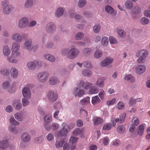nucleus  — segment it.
<instances>
[{"label":"nucleus","instance_id":"obj_47","mask_svg":"<svg viewBox=\"0 0 150 150\" xmlns=\"http://www.w3.org/2000/svg\"><path fill=\"white\" fill-rule=\"evenodd\" d=\"M105 11L108 13L112 14L114 12V10L111 6L109 5H107L105 7Z\"/></svg>","mask_w":150,"mask_h":150},{"label":"nucleus","instance_id":"obj_10","mask_svg":"<svg viewBox=\"0 0 150 150\" xmlns=\"http://www.w3.org/2000/svg\"><path fill=\"white\" fill-rule=\"evenodd\" d=\"M32 41L31 39L30 38L26 39L23 45L22 48L29 51H30L32 48Z\"/></svg>","mask_w":150,"mask_h":150},{"label":"nucleus","instance_id":"obj_52","mask_svg":"<svg viewBox=\"0 0 150 150\" xmlns=\"http://www.w3.org/2000/svg\"><path fill=\"white\" fill-rule=\"evenodd\" d=\"M83 132V131L82 129L78 128L74 131L73 134L74 135L78 136L81 134H82Z\"/></svg>","mask_w":150,"mask_h":150},{"label":"nucleus","instance_id":"obj_34","mask_svg":"<svg viewBox=\"0 0 150 150\" xmlns=\"http://www.w3.org/2000/svg\"><path fill=\"white\" fill-rule=\"evenodd\" d=\"M84 37V33L82 32H80L75 34V38L76 40H82Z\"/></svg>","mask_w":150,"mask_h":150},{"label":"nucleus","instance_id":"obj_6","mask_svg":"<svg viewBox=\"0 0 150 150\" xmlns=\"http://www.w3.org/2000/svg\"><path fill=\"white\" fill-rule=\"evenodd\" d=\"M29 22L28 19L27 18H22L19 21L18 26L21 29L26 28L28 26Z\"/></svg>","mask_w":150,"mask_h":150},{"label":"nucleus","instance_id":"obj_23","mask_svg":"<svg viewBox=\"0 0 150 150\" xmlns=\"http://www.w3.org/2000/svg\"><path fill=\"white\" fill-rule=\"evenodd\" d=\"M104 79L102 77L98 78L95 83L96 86L99 88L103 87L105 84Z\"/></svg>","mask_w":150,"mask_h":150},{"label":"nucleus","instance_id":"obj_50","mask_svg":"<svg viewBox=\"0 0 150 150\" xmlns=\"http://www.w3.org/2000/svg\"><path fill=\"white\" fill-rule=\"evenodd\" d=\"M9 122L11 124L13 125L18 126L19 124V123L13 117H11L9 119Z\"/></svg>","mask_w":150,"mask_h":150},{"label":"nucleus","instance_id":"obj_24","mask_svg":"<svg viewBox=\"0 0 150 150\" xmlns=\"http://www.w3.org/2000/svg\"><path fill=\"white\" fill-rule=\"evenodd\" d=\"M2 52L3 55L7 57L10 54L11 52L10 49L8 45H5L3 47Z\"/></svg>","mask_w":150,"mask_h":150},{"label":"nucleus","instance_id":"obj_41","mask_svg":"<svg viewBox=\"0 0 150 150\" xmlns=\"http://www.w3.org/2000/svg\"><path fill=\"white\" fill-rule=\"evenodd\" d=\"M90 98L89 97H87L81 100L80 103L82 105H86L90 103Z\"/></svg>","mask_w":150,"mask_h":150},{"label":"nucleus","instance_id":"obj_38","mask_svg":"<svg viewBox=\"0 0 150 150\" xmlns=\"http://www.w3.org/2000/svg\"><path fill=\"white\" fill-rule=\"evenodd\" d=\"M126 115V114L125 113H123L120 115L119 118H116V120L117 121V122L120 124H121L125 120Z\"/></svg>","mask_w":150,"mask_h":150},{"label":"nucleus","instance_id":"obj_53","mask_svg":"<svg viewBox=\"0 0 150 150\" xmlns=\"http://www.w3.org/2000/svg\"><path fill=\"white\" fill-rule=\"evenodd\" d=\"M83 15L86 18H89L92 17V14L90 11H84L83 13Z\"/></svg>","mask_w":150,"mask_h":150},{"label":"nucleus","instance_id":"obj_37","mask_svg":"<svg viewBox=\"0 0 150 150\" xmlns=\"http://www.w3.org/2000/svg\"><path fill=\"white\" fill-rule=\"evenodd\" d=\"M27 66L28 68L31 70H34L36 68V64L35 62H28Z\"/></svg>","mask_w":150,"mask_h":150},{"label":"nucleus","instance_id":"obj_18","mask_svg":"<svg viewBox=\"0 0 150 150\" xmlns=\"http://www.w3.org/2000/svg\"><path fill=\"white\" fill-rule=\"evenodd\" d=\"M21 139L23 142L24 143H28L29 142L31 139L30 136L28 133H23L21 135Z\"/></svg>","mask_w":150,"mask_h":150},{"label":"nucleus","instance_id":"obj_58","mask_svg":"<svg viewBox=\"0 0 150 150\" xmlns=\"http://www.w3.org/2000/svg\"><path fill=\"white\" fill-rule=\"evenodd\" d=\"M69 49L68 48H65L63 49L61 51V54L63 56H67L69 52Z\"/></svg>","mask_w":150,"mask_h":150},{"label":"nucleus","instance_id":"obj_29","mask_svg":"<svg viewBox=\"0 0 150 150\" xmlns=\"http://www.w3.org/2000/svg\"><path fill=\"white\" fill-rule=\"evenodd\" d=\"M43 57L46 59L52 62H54L55 60V58L54 57L50 54H45L43 55Z\"/></svg>","mask_w":150,"mask_h":150},{"label":"nucleus","instance_id":"obj_14","mask_svg":"<svg viewBox=\"0 0 150 150\" xmlns=\"http://www.w3.org/2000/svg\"><path fill=\"white\" fill-rule=\"evenodd\" d=\"M23 95L24 97L27 99H30L31 96V92L28 87H25L22 90Z\"/></svg>","mask_w":150,"mask_h":150},{"label":"nucleus","instance_id":"obj_45","mask_svg":"<svg viewBox=\"0 0 150 150\" xmlns=\"http://www.w3.org/2000/svg\"><path fill=\"white\" fill-rule=\"evenodd\" d=\"M103 55L102 52L100 50H97L94 53V56L96 59H98L101 57Z\"/></svg>","mask_w":150,"mask_h":150},{"label":"nucleus","instance_id":"obj_32","mask_svg":"<svg viewBox=\"0 0 150 150\" xmlns=\"http://www.w3.org/2000/svg\"><path fill=\"white\" fill-rule=\"evenodd\" d=\"M141 12V9L139 7L136 5L133 6L132 10V13L137 14Z\"/></svg>","mask_w":150,"mask_h":150},{"label":"nucleus","instance_id":"obj_42","mask_svg":"<svg viewBox=\"0 0 150 150\" xmlns=\"http://www.w3.org/2000/svg\"><path fill=\"white\" fill-rule=\"evenodd\" d=\"M14 117L16 119L19 121H22L23 120V116L21 112H17L14 115Z\"/></svg>","mask_w":150,"mask_h":150},{"label":"nucleus","instance_id":"obj_36","mask_svg":"<svg viewBox=\"0 0 150 150\" xmlns=\"http://www.w3.org/2000/svg\"><path fill=\"white\" fill-rule=\"evenodd\" d=\"M117 130L119 133L122 134L125 131L126 128L123 125H120L117 127Z\"/></svg>","mask_w":150,"mask_h":150},{"label":"nucleus","instance_id":"obj_5","mask_svg":"<svg viewBox=\"0 0 150 150\" xmlns=\"http://www.w3.org/2000/svg\"><path fill=\"white\" fill-rule=\"evenodd\" d=\"M45 30L46 32L49 34L53 33L56 30V26L52 22L48 23L45 27Z\"/></svg>","mask_w":150,"mask_h":150},{"label":"nucleus","instance_id":"obj_39","mask_svg":"<svg viewBox=\"0 0 150 150\" xmlns=\"http://www.w3.org/2000/svg\"><path fill=\"white\" fill-rule=\"evenodd\" d=\"M98 91V88L96 86H94L89 90L88 92L89 94H92L97 93Z\"/></svg>","mask_w":150,"mask_h":150},{"label":"nucleus","instance_id":"obj_31","mask_svg":"<svg viewBox=\"0 0 150 150\" xmlns=\"http://www.w3.org/2000/svg\"><path fill=\"white\" fill-rule=\"evenodd\" d=\"M82 74L84 76L90 77L92 75L91 71L89 69H84L82 71Z\"/></svg>","mask_w":150,"mask_h":150},{"label":"nucleus","instance_id":"obj_64","mask_svg":"<svg viewBox=\"0 0 150 150\" xmlns=\"http://www.w3.org/2000/svg\"><path fill=\"white\" fill-rule=\"evenodd\" d=\"M10 86V83L8 81H4L2 87L5 89H6L9 88Z\"/></svg>","mask_w":150,"mask_h":150},{"label":"nucleus","instance_id":"obj_15","mask_svg":"<svg viewBox=\"0 0 150 150\" xmlns=\"http://www.w3.org/2000/svg\"><path fill=\"white\" fill-rule=\"evenodd\" d=\"M20 48V44L17 42H13L11 46L12 52L13 53L18 52L19 54H20V52L18 51Z\"/></svg>","mask_w":150,"mask_h":150},{"label":"nucleus","instance_id":"obj_59","mask_svg":"<svg viewBox=\"0 0 150 150\" xmlns=\"http://www.w3.org/2000/svg\"><path fill=\"white\" fill-rule=\"evenodd\" d=\"M131 122L132 125H134V126H137L139 124L138 119L136 117H133Z\"/></svg>","mask_w":150,"mask_h":150},{"label":"nucleus","instance_id":"obj_19","mask_svg":"<svg viewBox=\"0 0 150 150\" xmlns=\"http://www.w3.org/2000/svg\"><path fill=\"white\" fill-rule=\"evenodd\" d=\"M148 54V52L144 50L138 51L136 53V56L137 57H140L146 58Z\"/></svg>","mask_w":150,"mask_h":150},{"label":"nucleus","instance_id":"obj_11","mask_svg":"<svg viewBox=\"0 0 150 150\" xmlns=\"http://www.w3.org/2000/svg\"><path fill=\"white\" fill-rule=\"evenodd\" d=\"M47 96L49 100L52 102L56 101L57 96L56 92L54 91H49L47 93Z\"/></svg>","mask_w":150,"mask_h":150},{"label":"nucleus","instance_id":"obj_2","mask_svg":"<svg viewBox=\"0 0 150 150\" xmlns=\"http://www.w3.org/2000/svg\"><path fill=\"white\" fill-rule=\"evenodd\" d=\"M49 76V73L46 71L39 72L37 75V77L38 80L42 83H44L46 81Z\"/></svg>","mask_w":150,"mask_h":150},{"label":"nucleus","instance_id":"obj_30","mask_svg":"<svg viewBox=\"0 0 150 150\" xmlns=\"http://www.w3.org/2000/svg\"><path fill=\"white\" fill-rule=\"evenodd\" d=\"M68 133L67 131L63 129L62 128L59 132L56 133V134L58 136L66 137L67 136Z\"/></svg>","mask_w":150,"mask_h":150},{"label":"nucleus","instance_id":"obj_25","mask_svg":"<svg viewBox=\"0 0 150 150\" xmlns=\"http://www.w3.org/2000/svg\"><path fill=\"white\" fill-rule=\"evenodd\" d=\"M0 73L1 75L7 76L9 74V70L5 65H3L0 67Z\"/></svg>","mask_w":150,"mask_h":150},{"label":"nucleus","instance_id":"obj_61","mask_svg":"<svg viewBox=\"0 0 150 150\" xmlns=\"http://www.w3.org/2000/svg\"><path fill=\"white\" fill-rule=\"evenodd\" d=\"M13 107L16 110H19L21 108L22 106L21 103H18V102H16L14 104Z\"/></svg>","mask_w":150,"mask_h":150},{"label":"nucleus","instance_id":"obj_48","mask_svg":"<svg viewBox=\"0 0 150 150\" xmlns=\"http://www.w3.org/2000/svg\"><path fill=\"white\" fill-rule=\"evenodd\" d=\"M109 40L108 37H103L102 39L101 43L104 46H107Z\"/></svg>","mask_w":150,"mask_h":150},{"label":"nucleus","instance_id":"obj_27","mask_svg":"<svg viewBox=\"0 0 150 150\" xmlns=\"http://www.w3.org/2000/svg\"><path fill=\"white\" fill-rule=\"evenodd\" d=\"M10 73L11 76L14 78H17L18 75V71L15 67H12L11 69Z\"/></svg>","mask_w":150,"mask_h":150},{"label":"nucleus","instance_id":"obj_43","mask_svg":"<svg viewBox=\"0 0 150 150\" xmlns=\"http://www.w3.org/2000/svg\"><path fill=\"white\" fill-rule=\"evenodd\" d=\"M117 33L121 38H124L126 37V32L122 29H120L117 30Z\"/></svg>","mask_w":150,"mask_h":150},{"label":"nucleus","instance_id":"obj_44","mask_svg":"<svg viewBox=\"0 0 150 150\" xmlns=\"http://www.w3.org/2000/svg\"><path fill=\"white\" fill-rule=\"evenodd\" d=\"M100 101V100L98 96L93 97L92 99V103L93 105L98 103Z\"/></svg>","mask_w":150,"mask_h":150},{"label":"nucleus","instance_id":"obj_60","mask_svg":"<svg viewBox=\"0 0 150 150\" xmlns=\"http://www.w3.org/2000/svg\"><path fill=\"white\" fill-rule=\"evenodd\" d=\"M62 128L65 130L67 131V132L70 130L71 128L69 125H67L66 123L64 122L62 123Z\"/></svg>","mask_w":150,"mask_h":150},{"label":"nucleus","instance_id":"obj_40","mask_svg":"<svg viewBox=\"0 0 150 150\" xmlns=\"http://www.w3.org/2000/svg\"><path fill=\"white\" fill-rule=\"evenodd\" d=\"M124 79L131 83H133L135 81L134 77L131 75H126L124 77Z\"/></svg>","mask_w":150,"mask_h":150},{"label":"nucleus","instance_id":"obj_4","mask_svg":"<svg viewBox=\"0 0 150 150\" xmlns=\"http://www.w3.org/2000/svg\"><path fill=\"white\" fill-rule=\"evenodd\" d=\"M85 91L79 87H75L72 90V94L76 97H81L85 94Z\"/></svg>","mask_w":150,"mask_h":150},{"label":"nucleus","instance_id":"obj_7","mask_svg":"<svg viewBox=\"0 0 150 150\" xmlns=\"http://www.w3.org/2000/svg\"><path fill=\"white\" fill-rule=\"evenodd\" d=\"M77 86L83 88L86 90H87L91 88L93 86L91 83L88 82L87 81H84L82 80H79L77 83Z\"/></svg>","mask_w":150,"mask_h":150},{"label":"nucleus","instance_id":"obj_49","mask_svg":"<svg viewBox=\"0 0 150 150\" xmlns=\"http://www.w3.org/2000/svg\"><path fill=\"white\" fill-rule=\"evenodd\" d=\"M100 30V24H96L93 27V31L96 33H99Z\"/></svg>","mask_w":150,"mask_h":150},{"label":"nucleus","instance_id":"obj_54","mask_svg":"<svg viewBox=\"0 0 150 150\" xmlns=\"http://www.w3.org/2000/svg\"><path fill=\"white\" fill-rule=\"evenodd\" d=\"M94 124L95 125H98L103 122L102 119L100 117L95 118L93 120Z\"/></svg>","mask_w":150,"mask_h":150},{"label":"nucleus","instance_id":"obj_21","mask_svg":"<svg viewBox=\"0 0 150 150\" xmlns=\"http://www.w3.org/2000/svg\"><path fill=\"white\" fill-rule=\"evenodd\" d=\"M35 0H26L24 4L25 8L28 9L32 8L34 5Z\"/></svg>","mask_w":150,"mask_h":150},{"label":"nucleus","instance_id":"obj_16","mask_svg":"<svg viewBox=\"0 0 150 150\" xmlns=\"http://www.w3.org/2000/svg\"><path fill=\"white\" fill-rule=\"evenodd\" d=\"M146 71V67L143 65H138L136 68V73L139 74L144 73Z\"/></svg>","mask_w":150,"mask_h":150},{"label":"nucleus","instance_id":"obj_17","mask_svg":"<svg viewBox=\"0 0 150 150\" xmlns=\"http://www.w3.org/2000/svg\"><path fill=\"white\" fill-rule=\"evenodd\" d=\"M9 143L7 140L0 141V150H4L8 147Z\"/></svg>","mask_w":150,"mask_h":150},{"label":"nucleus","instance_id":"obj_8","mask_svg":"<svg viewBox=\"0 0 150 150\" xmlns=\"http://www.w3.org/2000/svg\"><path fill=\"white\" fill-rule=\"evenodd\" d=\"M20 55L19 53L18 52L16 53L11 52V55L7 57V60L11 63H16L18 61V59L16 57Z\"/></svg>","mask_w":150,"mask_h":150},{"label":"nucleus","instance_id":"obj_63","mask_svg":"<svg viewBox=\"0 0 150 150\" xmlns=\"http://www.w3.org/2000/svg\"><path fill=\"white\" fill-rule=\"evenodd\" d=\"M109 40L111 44H115L117 42V39L112 36H110Z\"/></svg>","mask_w":150,"mask_h":150},{"label":"nucleus","instance_id":"obj_9","mask_svg":"<svg viewBox=\"0 0 150 150\" xmlns=\"http://www.w3.org/2000/svg\"><path fill=\"white\" fill-rule=\"evenodd\" d=\"M113 59L112 58H108L102 60L100 64L102 67H111L112 65L111 64L113 62Z\"/></svg>","mask_w":150,"mask_h":150},{"label":"nucleus","instance_id":"obj_12","mask_svg":"<svg viewBox=\"0 0 150 150\" xmlns=\"http://www.w3.org/2000/svg\"><path fill=\"white\" fill-rule=\"evenodd\" d=\"M59 79L57 77L52 76L50 77L49 79L48 83L51 86H54L60 83Z\"/></svg>","mask_w":150,"mask_h":150},{"label":"nucleus","instance_id":"obj_1","mask_svg":"<svg viewBox=\"0 0 150 150\" xmlns=\"http://www.w3.org/2000/svg\"><path fill=\"white\" fill-rule=\"evenodd\" d=\"M3 13L6 15H8L11 13L14 9V7L9 4L8 0H4L1 2Z\"/></svg>","mask_w":150,"mask_h":150},{"label":"nucleus","instance_id":"obj_22","mask_svg":"<svg viewBox=\"0 0 150 150\" xmlns=\"http://www.w3.org/2000/svg\"><path fill=\"white\" fill-rule=\"evenodd\" d=\"M8 130L10 132L16 134H18L19 132V128L12 125H9Z\"/></svg>","mask_w":150,"mask_h":150},{"label":"nucleus","instance_id":"obj_57","mask_svg":"<svg viewBox=\"0 0 150 150\" xmlns=\"http://www.w3.org/2000/svg\"><path fill=\"white\" fill-rule=\"evenodd\" d=\"M52 120V117L51 116L46 115L44 117V120L45 123L48 124Z\"/></svg>","mask_w":150,"mask_h":150},{"label":"nucleus","instance_id":"obj_33","mask_svg":"<svg viewBox=\"0 0 150 150\" xmlns=\"http://www.w3.org/2000/svg\"><path fill=\"white\" fill-rule=\"evenodd\" d=\"M83 54L85 56H88L90 55L92 52V49L89 47L84 48L82 51Z\"/></svg>","mask_w":150,"mask_h":150},{"label":"nucleus","instance_id":"obj_46","mask_svg":"<svg viewBox=\"0 0 150 150\" xmlns=\"http://www.w3.org/2000/svg\"><path fill=\"white\" fill-rule=\"evenodd\" d=\"M87 2L86 0H79L78 3V6L80 8H82L86 5Z\"/></svg>","mask_w":150,"mask_h":150},{"label":"nucleus","instance_id":"obj_51","mask_svg":"<svg viewBox=\"0 0 150 150\" xmlns=\"http://www.w3.org/2000/svg\"><path fill=\"white\" fill-rule=\"evenodd\" d=\"M140 21L143 25H147L149 23V20L148 18L143 17L140 19Z\"/></svg>","mask_w":150,"mask_h":150},{"label":"nucleus","instance_id":"obj_13","mask_svg":"<svg viewBox=\"0 0 150 150\" xmlns=\"http://www.w3.org/2000/svg\"><path fill=\"white\" fill-rule=\"evenodd\" d=\"M11 38L13 40L18 42H21L23 39L21 35L18 33H13L11 35Z\"/></svg>","mask_w":150,"mask_h":150},{"label":"nucleus","instance_id":"obj_56","mask_svg":"<svg viewBox=\"0 0 150 150\" xmlns=\"http://www.w3.org/2000/svg\"><path fill=\"white\" fill-rule=\"evenodd\" d=\"M112 124L110 123H106L104 125L103 129L104 130H109L112 128Z\"/></svg>","mask_w":150,"mask_h":150},{"label":"nucleus","instance_id":"obj_55","mask_svg":"<svg viewBox=\"0 0 150 150\" xmlns=\"http://www.w3.org/2000/svg\"><path fill=\"white\" fill-rule=\"evenodd\" d=\"M133 3L130 1H127L125 3V6L127 8L130 9L133 7Z\"/></svg>","mask_w":150,"mask_h":150},{"label":"nucleus","instance_id":"obj_35","mask_svg":"<svg viewBox=\"0 0 150 150\" xmlns=\"http://www.w3.org/2000/svg\"><path fill=\"white\" fill-rule=\"evenodd\" d=\"M144 126L143 125H141L138 127L137 131V134L140 136H142L144 132Z\"/></svg>","mask_w":150,"mask_h":150},{"label":"nucleus","instance_id":"obj_62","mask_svg":"<svg viewBox=\"0 0 150 150\" xmlns=\"http://www.w3.org/2000/svg\"><path fill=\"white\" fill-rule=\"evenodd\" d=\"M22 103L23 107L28 106L29 104V101L26 98H23L22 99Z\"/></svg>","mask_w":150,"mask_h":150},{"label":"nucleus","instance_id":"obj_26","mask_svg":"<svg viewBox=\"0 0 150 150\" xmlns=\"http://www.w3.org/2000/svg\"><path fill=\"white\" fill-rule=\"evenodd\" d=\"M64 10L62 7L58 8L54 13V15L57 18H59L63 14Z\"/></svg>","mask_w":150,"mask_h":150},{"label":"nucleus","instance_id":"obj_3","mask_svg":"<svg viewBox=\"0 0 150 150\" xmlns=\"http://www.w3.org/2000/svg\"><path fill=\"white\" fill-rule=\"evenodd\" d=\"M80 53L79 50L75 47L69 49L67 57L70 59H73L76 58Z\"/></svg>","mask_w":150,"mask_h":150},{"label":"nucleus","instance_id":"obj_28","mask_svg":"<svg viewBox=\"0 0 150 150\" xmlns=\"http://www.w3.org/2000/svg\"><path fill=\"white\" fill-rule=\"evenodd\" d=\"M78 138L77 137H71L70 139V143L72 144L71 147L70 148L71 150H74L75 148V143L77 141Z\"/></svg>","mask_w":150,"mask_h":150},{"label":"nucleus","instance_id":"obj_20","mask_svg":"<svg viewBox=\"0 0 150 150\" xmlns=\"http://www.w3.org/2000/svg\"><path fill=\"white\" fill-rule=\"evenodd\" d=\"M67 140L65 138H62L60 140L56 139L55 143V146L56 148H59L62 147Z\"/></svg>","mask_w":150,"mask_h":150}]
</instances>
